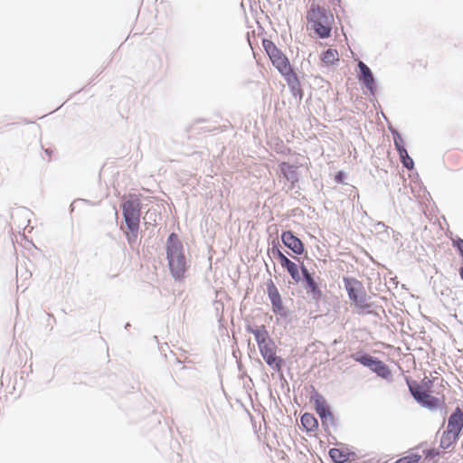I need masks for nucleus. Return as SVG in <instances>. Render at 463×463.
Returning a JSON list of instances; mask_svg holds the SVG:
<instances>
[{
    "label": "nucleus",
    "instance_id": "obj_10",
    "mask_svg": "<svg viewBox=\"0 0 463 463\" xmlns=\"http://www.w3.org/2000/svg\"><path fill=\"white\" fill-rule=\"evenodd\" d=\"M463 428V411L457 407L455 411L449 416L448 420L447 431L459 437Z\"/></svg>",
    "mask_w": 463,
    "mask_h": 463
},
{
    "label": "nucleus",
    "instance_id": "obj_14",
    "mask_svg": "<svg viewBox=\"0 0 463 463\" xmlns=\"http://www.w3.org/2000/svg\"><path fill=\"white\" fill-rule=\"evenodd\" d=\"M266 363L272 368L279 370L282 359L276 354L275 349H260Z\"/></svg>",
    "mask_w": 463,
    "mask_h": 463
},
{
    "label": "nucleus",
    "instance_id": "obj_24",
    "mask_svg": "<svg viewBox=\"0 0 463 463\" xmlns=\"http://www.w3.org/2000/svg\"><path fill=\"white\" fill-rule=\"evenodd\" d=\"M452 245L455 247L460 255L463 257V240L459 237L452 239Z\"/></svg>",
    "mask_w": 463,
    "mask_h": 463
},
{
    "label": "nucleus",
    "instance_id": "obj_26",
    "mask_svg": "<svg viewBox=\"0 0 463 463\" xmlns=\"http://www.w3.org/2000/svg\"><path fill=\"white\" fill-rule=\"evenodd\" d=\"M424 453L426 457H435L439 455V453L433 449L425 450Z\"/></svg>",
    "mask_w": 463,
    "mask_h": 463
},
{
    "label": "nucleus",
    "instance_id": "obj_22",
    "mask_svg": "<svg viewBox=\"0 0 463 463\" xmlns=\"http://www.w3.org/2000/svg\"><path fill=\"white\" fill-rule=\"evenodd\" d=\"M422 456L417 453H411L407 456H404L398 460H396L394 463H420Z\"/></svg>",
    "mask_w": 463,
    "mask_h": 463
},
{
    "label": "nucleus",
    "instance_id": "obj_8",
    "mask_svg": "<svg viewBox=\"0 0 463 463\" xmlns=\"http://www.w3.org/2000/svg\"><path fill=\"white\" fill-rule=\"evenodd\" d=\"M356 361L369 367L383 379H389L392 376L390 369L383 362L375 360L370 355H362L357 357Z\"/></svg>",
    "mask_w": 463,
    "mask_h": 463
},
{
    "label": "nucleus",
    "instance_id": "obj_18",
    "mask_svg": "<svg viewBox=\"0 0 463 463\" xmlns=\"http://www.w3.org/2000/svg\"><path fill=\"white\" fill-rule=\"evenodd\" d=\"M358 67L360 69V71L362 73L363 80L364 84L369 88L372 89L373 83V77L371 72V70L367 65H365L363 61H359Z\"/></svg>",
    "mask_w": 463,
    "mask_h": 463
},
{
    "label": "nucleus",
    "instance_id": "obj_5",
    "mask_svg": "<svg viewBox=\"0 0 463 463\" xmlns=\"http://www.w3.org/2000/svg\"><path fill=\"white\" fill-rule=\"evenodd\" d=\"M262 46L269 55L272 64L285 77L293 74L290 63L287 56L275 45V43L268 39L262 41Z\"/></svg>",
    "mask_w": 463,
    "mask_h": 463
},
{
    "label": "nucleus",
    "instance_id": "obj_1",
    "mask_svg": "<svg viewBox=\"0 0 463 463\" xmlns=\"http://www.w3.org/2000/svg\"><path fill=\"white\" fill-rule=\"evenodd\" d=\"M442 381L439 376H425L420 383H409V388L415 400L432 409L441 402L438 395L441 394Z\"/></svg>",
    "mask_w": 463,
    "mask_h": 463
},
{
    "label": "nucleus",
    "instance_id": "obj_16",
    "mask_svg": "<svg viewBox=\"0 0 463 463\" xmlns=\"http://www.w3.org/2000/svg\"><path fill=\"white\" fill-rule=\"evenodd\" d=\"M315 409L316 411L320 416L323 423L327 420H333V415L330 412L329 408L326 403V401L322 397H318L316 399Z\"/></svg>",
    "mask_w": 463,
    "mask_h": 463
},
{
    "label": "nucleus",
    "instance_id": "obj_13",
    "mask_svg": "<svg viewBox=\"0 0 463 463\" xmlns=\"http://www.w3.org/2000/svg\"><path fill=\"white\" fill-rule=\"evenodd\" d=\"M329 457L335 463H345L350 460L351 457L354 456L347 448H332L329 449Z\"/></svg>",
    "mask_w": 463,
    "mask_h": 463
},
{
    "label": "nucleus",
    "instance_id": "obj_2",
    "mask_svg": "<svg viewBox=\"0 0 463 463\" xmlns=\"http://www.w3.org/2000/svg\"><path fill=\"white\" fill-rule=\"evenodd\" d=\"M122 204L123 216L126 222L125 234L129 243L137 241L141 213V203L138 195L128 194Z\"/></svg>",
    "mask_w": 463,
    "mask_h": 463
},
{
    "label": "nucleus",
    "instance_id": "obj_25",
    "mask_svg": "<svg viewBox=\"0 0 463 463\" xmlns=\"http://www.w3.org/2000/svg\"><path fill=\"white\" fill-rule=\"evenodd\" d=\"M394 145H395V147H396L398 153L400 152V149H406L403 146L404 141L400 135H397L396 137H394Z\"/></svg>",
    "mask_w": 463,
    "mask_h": 463
},
{
    "label": "nucleus",
    "instance_id": "obj_29",
    "mask_svg": "<svg viewBox=\"0 0 463 463\" xmlns=\"http://www.w3.org/2000/svg\"><path fill=\"white\" fill-rule=\"evenodd\" d=\"M341 173H339V176H338V179L341 180Z\"/></svg>",
    "mask_w": 463,
    "mask_h": 463
},
{
    "label": "nucleus",
    "instance_id": "obj_11",
    "mask_svg": "<svg viewBox=\"0 0 463 463\" xmlns=\"http://www.w3.org/2000/svg\"><path fill=\"white\" fill-rule=\"evenodd\" d=\"M282 242L290 249L295 254L301 255L305 249L303 242L296 237L291 232H284L281 234Z\"/></svg>",
    "mask_w": 463,
    "mask_h": 463
},
{
    "label": "nucleus",
    "instance_id": "obj_4",
    "mask_svg": "<svg viewBox=\"0 0 463 463\" xmlns=\"http://www.w3.org/2000/svg\"><path fill=\"white\" fill-rule=\"evenodd\" d=\"M307 25L315 31L320 38L330 36L333 15L326 9L312 5L307 14Z\"/></svg>",
    "mask_w": 463,
    "mask_h": 463
},
{
    "label": "nucleus",
    "instance_id": "obj_15",
    "mask_svg": "<svg viewBox=\"0 0 463 463\" xmlns=\"http://www.w3.org/2000/svg\"><path fill=\"white\" fill-rule=\"evenodd\" d=\"M250 333L254 335L259 347L269 346L270 338L264 326L250 329Z\"/></svg>",
    "mask_w": 463,
    "mask_h": 463
},
{
    "label": "nucleus",
    "instance_id": "obj_19",
    "mask_svg": "<svg viewBox=\"0 0 463 463\" xmlns=\"http://www.w3.org/2000/svg\"><path fill=\"white\" fill-rule=\"evenodd\" d=\"M458 439V436L449 433V431L445 430L440 439V447L442 449H449L452 444H454Z\"/></svg>",
    "mask_w": 463,
    "mask_h": 463
},
{
    "label": "nucleus",
    "instance_id": "obj_28",
    "mask_svg": "<svg viewBox=\"0 0 463 463\" xmlns=\"http://www.w3.org/2000/svg\"><path fill=\"white\" fill-rule=\"evenodd\" d=\"M459 275H460L461 279H463V267L459 270Z\"/></svg>",
    "mask_w": 463,
    "mask_h": 463
},
{
    "label": "nucleus",
    "instance_id": "obj_7",
    "mask_svg": "<svg viewBox=\"0 0 463 463\" xmlns=\"http://www.w3.org/2000/svg\"><path fill=\"white\" fill-rule=\"evenodd\" d=\"M267 293L271 302L273 313L281 317H286L288 316V310L283 306L279 289L271 279L267 283Z\"/></svg>",
    "mask_w": 463,
    "mask_h": 463
},
{
    "label": "nucleus",
    "instance_id": "obj_20",
    "mask_svg": "<svg viewBox=\"0 0 463 463\" xmlns=\"http://www.w3.org/2000/svg\"><path fill=\"white\" fill-rule=\"evenodd\" d=\"M339 60L338 52L335 49H327L322 56V61L326 64H334Z\"/></svg>",
    "mask_w": 463,
    "mask_h": 463
},
{
    "label": "nucleus",
    "instance_id": "obj_9",
    "mask_svg": "<svg viewBox=\"0 0 463 463\" xmlns=\"http://www.w3.org/2000/svg\"><path fill=\"white\" fill-rule=\"evenodd\" d=\"M273 255L278 260L281 267L289 273L292 279L296 282H299L301 279L298 267L296 263L291 261L286 255H284L279 250L273 249Z\"/></svg>",
    "mask_w": 463,
    "mask_h": 463
},
{
    "label": "nucleus",
    "instance_id": "obj_17",
    "mask_svg": "<svg viewBox=\"0 0 463 463\" xmlns=\"http://www.w3.org/2000/svg\"><path fill=\"white\" fill-rule=\"evenodd\" d=\"M301 424L307 431H314L318 427L317 420L311 413H304L301 417Z\"/></svg>",
    "mask_w": 463,
    "mask_h": 463
},
{
    "label": "nucleus",
    "instance_id": "obj_6",
    "mask_svg": "<svg viewBox=\"0 0 463 463\" xmlns=\"http://www.w3.org/2000/svg\"><path fill=\"white\" fill-rule=\"evenodd\" d=\"M344 282L348 297L355 307L359 309L370 307V304L367 301V294L359 280L354 278H345Z\"/></svg>",
    "mask_w": 463,
    "mask_h": 463
},
{
    "label": "nucleus",
    "instance_id": "obj_21",
    "mask_svg": "<svg viewBox=\"0 0 463 463\" xmlns=\"http://www.w3.org/2000/svg\"><path fill=\"white\" fill-rule=\"evenodd\" d=\"M399 156H400L402 165L407 169L411 170L414 167V162H413L412 158H411V156H409L406 149H400Z\"/></svg>",
    "mask_w": 463,
    "mask_h": 463
},
{
    "label": "nucleus",
    "instance_id": "obj_12",
    "mask_svg": "<svg viewBox=\"0 0 463 463\" xmlns=\"http://www.w3.org/2000/svg\"><path fill=\"white\" fill-rule=\"evenodd\" d=\"M279 166L283 177L291 184V187H294L299 181V175L297 171L298 166L288 162H281Z\"/></svg>",
    "mask_w": 463,
    "mask_h": 463
},
{
    "label": "nucleus",
    "instance_id": "obj_27",
    "mask_svg": "<svg viewBox=\"0 0 463 463\" xmlns=\"http://www.w3.org/2000/svg\"><path fill=\"white\" fill-rule=\"evenodd\" d=\"M301 270H302V273H303V276H304L305 280H307V278H312V276H311V275H310V273L307 271V269L305 268V266H302V267H301Z\"/></svg>",
    "mask_w": 463,
    "mask_h": 463
},
{
    "label": "nucleus",
    "instance_id": "obj_3",
    "mask_svg": "<svg viewBox=\"0 0 463 463\" xmlns=\"http://www.w3.org/2000/svg\"><path fill=\"white\" fill-rule=\"evenodd\" d=\"M166 257L172 276L177 280L182 279L186 271V260L183 244L174 232L167 239Z\"/></svg>",
    "mask_w": 463,
    "mask_h": 463
},
{
    "label": "nucleus",
    "instance_id": "obj_23",
    "mask_svg": "<svg viewBox=\"0 0 463 463\" xmlns=\"http://www.w3.org/2000/svg\"><path fill=\"white\" fill-rule=\"evenodd\" d=\"M307 287L315 297H320L321 291L313 278H307Z\"/></svg>",
    "mask_w": 463,
    "mask_h": 463
}]
</instances>
